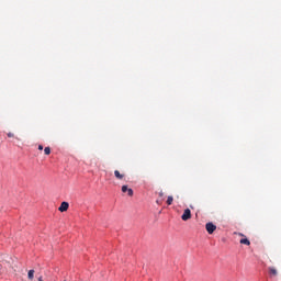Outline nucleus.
<instances>
[{"label": "nucleus", "mask_w": 281, "mask_h": 281, "mask_svg": "<svg viewBox=\"0 0 281 281\" xmlns=\"http://www.w3.org/2000/svg\"><path fill=\"white\" fill-rule=\"evenodd\" d=\"M181 218L182 221H190L192 218V211H190V209H186Z\"/></svg>", "instance_id": "f257e3e1"}, {"label": "nucleus", "mask_w": 281, "mask_h": 281, "mask_svg": "<svg viewBox=\"0 0 281 281\" xmlns=\"http://www.w3.org/2000/svg\"><path fill=\"white\" fill-rule=\"evenodd\" d=\"M205 229L207 234H212L213 232H216V225H214L212 222H209L205 224Z\"/></svg>", "instance_id": "f03ea898"}, {"label": "nucleus", "mask_w": 281, "mask_h": 281, "mask_svg": "<svg viewBox=\"0 0 281 281\" xmlns=\"http://www.w3.org/2000/svg\"><path fill=\"white\" fill-rule=\"evenodd\" d=\"M121 190L123 193L127 192V196H133V194H134L133 189H128V186H126V184H124Z\"/></svg>", "instance_id": "7ed1b4c3"}, {"label": "nucleus", "mask_w": 281, "mask_h": 281, "mask_svg": "<svg viewBox=\"0 0 281 281\" xmlns=\"http://www.w3.org/2000/svg\"><path fill=\"white\" fill-rule=\"evenodd\" d=\"M58 210H59V212H67L69 210V203L68 202H61Z\"/></svg>", "instance_id": "20e7f679"}, {"label": "nucleus", "mask_w": 281, "mask_h": 281, "mask_svg": "<svg viewBox=\"0 0 281 281\" xmlns=\"http://www.w3.org/2000/svg\"><path fill=\"white\" fill-rule=\"evenodd\" d=\"M114 177L119 179V181H122L124 179V173H121L120 170H115Z\"/></svg>", "instance_id": "39448f33"}, {"label": "nucleus", "mask_w": 281, "mask_h": 281, "mask_svg": "<svg viewBox=\"0 0 281 281\" xmlns=\"http://www.w3.org/2000/svg\"><path fill=\"white\" fill-rule=\"evenodd\" d=\"M268 271L271 276H278V269H276L274 267L268 268Z\"/></svg>", "instance_id": "423d86ee"}, {"label": "nucleus", "mask_w": 281, "mask_h": 281, "mask_svg": "<svg viewBox=\"0 0 281 281\" xmlns=\"http://www.w3.org/2000/svg\"><path fill=\"white\" fill-rule=\"evenodd\" d=\"M240 245L249 246V245H251V241H249V239H247V238H243V239H240Z\"/></svg>", "instance_id": "0eeeda50"}, {"label": "nucleus", "mask_w": 281, "mask_h": 281, "mask_svg": "<svg viewBox=\"0 0 281 281\" xmlns=\"http://www.w3.org/2000/svg\"><path fill=\"white\" fill-rule=\"evenodd\" d=\"M172 201H175V198H172V195H169L167 198V205H172Z\"/></svg>", "instance_id": "6e6552de"}, {"label": "nucleus", "mask_w": 281, "mask_h": 281, "mask_svg": "<svg viewBox=\"0 0 281 281\" xmlns=\"http://www.w3.org/2000/svg\"><path fill=\"white\" fill-rule=\"evenodd\" d=\"M29 280H34V270H30L27 273Z\"/></svg>", "instance_id": "1a4fd4ad"}, {"label": "nucleus", "mask_w": 281, "mask_h": 281, "mask_svg": "<svg viewBox=\"0 0 281 281\" xmlns=\"http://www.w3.org/2000/svg\"><path fill=\"white\" fill-rule=\"evenodd\" d=\"M44 153H45V155H52V148L45 147Z\"/></svg>", "instance_id": "9d476101"}, {"label": "nucleus", "mask_w": 281, "mask_h": 281, "mask_svg": "<svg viewBox=\"0 0 281 281\" xmlns=\"http://www.w3.org/2000/svg\"><path fill=\"white\" fill-rule=\"evenodd\" d=\"M7 135H8V137H14V134H12V133H8Z\"/></svg>", "instance_id": "9b49d317"}, {"label": "nucleus", "mask_w": 281, "mask_h": 281, "mask_svg": "<svg viewBox=\"0 0 281 281\" xmlns=\"http://www.w3.org/2000/svg\"><path fill=\"white\" fill-rule=\"evenodd\" d=\"M38 150H43V145H38Z\"/></svg>", "instance_id": "f8f14e48"}, {"label": "nucleus", "mask_w": 281, "mask_h": 281, "mask_svg": "<svg viewBox=\"0 0 281 281\" xmlns=\"http://www.w3.org/2000/svg\"><path fill=\"white\" fill-rule=\"evenodd\" d=\"M159 196H164V192H160V193H159Z\"/></svg>", "instance_id": "ddd939ff"}, {"label": "nucleus", "mask_w": 281, "mask_h": 281, "mask_svg": "<svg viewBox=\"0 0 281 281\" xmlns=\"http://www.w3.org/2000/svg\"><path fill=\"white\" fill-rule=\"evenodd\" d=\"M38 281H43V277H40V278H38Z\"/></svg>", "instance_id": "4468645a"}]
</instances>
